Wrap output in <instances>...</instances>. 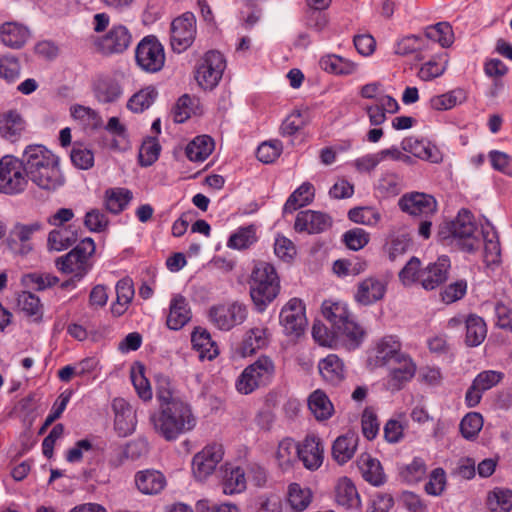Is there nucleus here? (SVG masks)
<instances>
[{
    "label": "nucleus",
    "instance_id": "obj_2",
    "mask_svg": "<svg viewBox=\"0 0 512 512\" xmlns=\"http://www.w3.org/2000/svg\"><path fill=\"white\" fill-rule=\"evenodd\" d=\"M27 179L38 187L54 191L64 184L58 157L42 145L28 146L23 154Z\"/></svg>",
    "mask_w": 512,
    "mask_h": 512
},
{
    "label": "nucleus",
    "instance_id": "obj_48",
    "mask_svg": "<svg viewBox=\"0 0 512 512\" xmlns=\"http://www.w3.org/2000/svg\"><path fill=\"white\" fill-rule=\"evenodd\" d=\"M425 37L428 40L439 43L442 47H449L454 41V33L448 22H440L427 27Z\"/></svg>",
    "mask_w": 512,
    "mask_h": 512
},
{
    "label": "nucleus",
    "instance_id": "obj_56",
    "mask_svg": "<svg viewBox=\"0 0 512 512\" xmlns=\"http://www.w3.org/2000/svg\"><path fill=\"white\" fill-rule=\"evenodd\" d=\"M309 122V116L306 111H295L291 113L282 123L281 131L283 135H293L303 129Z\"/></svg>",
    "mask_w": 512,
    "mask_h": 512
},
{
    "label": "nucleus",
    "instance_id": "obj_29",
    "mask_svg": "<svg viewBox=\"0 0 512 512\" xmlns=\"http://www.w3.org/2000/svg\"><path fill=\"white\" fill-rule=\"evenodd\" d=\"M359 437L355 432L349 431L339 436L333 443L332 455L339 463L348 462L355 454L358 446Z\"/></svg>",
    "mask_w": 512,
    "mask_h": 512
},
{
    "label": "nucleus",
    "instance_id": "obj_4",
    "mask_svg": "<svg viewBox=\"0 0 512 512\" xmlns=\"http://www.w3.org/2000/svg\"><path fill=\"white\" fill-rule=\"evenodd\" d=\"M279 290V277L274 266L265 261L255 263L250 277V295L259 310L272 302Z\"/></svg>",
    "mask_w": 512,
    "mask_h": 512
},
{
    "label": "nucleus",
    "instance_id": "obj_22",
    "mask_svg": "<svg viewBox=\"0 0 512 512\" xmlns=\"http://www.w3.org/2000/svg\"><path fill=\"white\" fill-rule=\"evenodd\" d=\"M93 92L99 102L112 103L122 95L119 81L111 75H99L93 83Z\"/></svg>",
    "mask_w": 512,
    "mask_h": 512
},
{
    "label": "nucleus",
    "instance_id": "obj_9",
    "mask_svg": "<svg viewBox=\"0 0 512 512\" xmlns=\"http://www.w3.org/2000/svg\"><path fill=\"white\" fill-rule=\"evenodd\" d=\"M197 33L196 17L192 12H185L176 17L170 26V44L176 53L187 50L194 42Z\"/></svg>",
    "mask_w": 512,
    "mask_h": 512
},
{
    "label": "nucleus",
    "instance_id": "obj_16",
    "mask_svg": "<svg viewBox=\"0 0 512 512\" xmlns=\"http://www.w3.org/2000/svg\"><path fill=\"white\" fill-rule=\"evenodd\" d=\"M297 458L303 466L311 471L319 469L324 459V448L319 437L314 434L307 435L296 446Z\"/></svg>",
    "mask_w": 512,
    "mask_h": 512
},
{
    "label": "nucleus",
    "instance_id": "obj_15",
    "mask_svg": "<svg viewBox=\"0 0 512 512\" xmlns=\"http://www.w3.org/2000/svg\"><path fill=\"white\" fill-rule=\"evenodd\" d=\"M132 35L129 29L122 25H113L103 36L98 37L95 46L104 55L123 53L130 46Z\"/></svg>",
    "mask_w": 512,
    "mask_h": 512
},
{
    "label": "nucleus",
    "instance_id": "obj_21",
    "mask_svg": "<svg viewBox=\"0 0 512 512\" xmlns=\"http://www.w3.org/2000/svg\"><path fill=\"white\" fill-rule=\"evenodd\" d=\"M112 408L115 413V429L119 435L131 434L136 426V414L132 406L124 398H115Z\"/></svg>",
    "mask_w": 512,
    "mask_h": 512
},
{
    "label": "nucleus",
    "instance_id": "obj_3",
    "mask_svg": "<svg viewBox=\"0 0 512 512\" xmlns=\"http://www.w3.org/2000/svg\"><path fill=\"white\" fill-rule=\"evenodd\" d=\"M437 236L442 243L456 246L465 252H474L480 245L474 216L466 209L460 210L453 221L442 223Z\"/></svg>",
    "mask_w": 512,
    "mask_h": 512
},
{
    "label": "nucleus",
    "instance_id": "obj_44",
    "mask_svg": "<svg viewBox=\"0 0 512 512\" xmlns=\"http://www.w3.org/2000/svg\"><path fill=\"white\" fill-rule=\"evenodd\" d=\"M287 501L294 512H303L312 501V492L298 483H291L288 487Z\"/></svg>",
    "mask_w": 512,
    "mask_h": 512
},
{
    "label": "nucleus",
    "instance_id": "obj_27",
    "mask_svg": "<svg viewBox=\"0 0 512 512\" xmlns=\"http://www.w3.org/2000/svg\"><path fill=\"white\" fill-rule=\"evenodd\" d=\"M137 489L146 495L159 494L166 486L165 476L156 470H143L135 475Z\"/></svg>",
    "mask_w": 512,
    "mask_h": 512
},
{
    "label": "nucleus",
    "instance_id": "obj_59",
    "mask_svg": "<svg viewBox=\"0 0 512 512\" xmlns=\"http://www.w3.org/2000/svg\"><path fill=\"white\" fill-rule=\"evenodd\" d=\"M156 94L153 88L142 89L129 99L127 107L134 112L143 111L152 104Z\"/></svg>",
    "mask_w": 512,
    "mask_h": 512
},
{
    "label": "nucleus",
    "instance_id": "obj_31",
    "mask_svg": "<svg viewBox=\"0 0 512 512\" xmlns=\"http://www.w3.org/2000/svg\"><path fill=\"white\" fill-rule=\"evenodd\" d=\"M334 333L337 339H340L348 349H355L359 346L365 336L363 328L352 321L350 316L334 329Z\"/></svg>",
    "mask_w": 512,
    "mask_h": 512
},
{
    "label": "nucleus",
    "instance_id": "obj_26",
    "mask_svg": "<svg viewBox=\"0 0 512 512\" xmlns=\"http://www.w3.org/2000/svg\"><path fill=\"white\" fill-rule=\"evenodd\" d=\"M386 285L375 277H368L358 284L355 300L362 305H370L383 298Z\"/></svg>",
    "mask_w": 512,
    "mask_h": 512
},
{
    "label": "nucleus",
    "instance_id": "obj_54",
    "mask_svg": "<svg viewBox=\"0 0 512 512\" xmlns=\"http://www.w3.org/2000/svg\"><path fill=\"white\" fill-rule=\"evenodd\" d=\"M348 217L351 221L367 226H374L380 220V214L372 207H358L349 211Z\"/></svg>",
    "mask_w": 512,
    "mask_h": 512
},
{
    "label": "nucleus",
    "instance_id": "obj_57",
    "mask_svg": "<svg viewBox=\"0 0 512 512\" xmlns=\"http://www.w3.org/2000/svg\"><path fill=\"white\" fill-rule=\"evenodd\" d=\"M483 426V418L477 412L468 413L460 423V431L464 438L472 439L478 435Z\"/></svg>",
    "mask_w": 512,
    "mask_h": 512
},
{
    "label": "nucleus",
    "instance_id": "obj_64",
    "mask_svg": "<svg viewBox=\"0 0 512 512\" xmlns=\"http://www.w3.org/2000/svg\"><path fill=\"white\" fill-rule=\"evenodd\" d=\"M343 241L349 249L357 251L368 244L369 234L361 228H354L343 235Z\"/></svg>",
    "mask_w": 512,
    "mask_h": 512
},
{
    "label": "nucleus",
    "instance_id": "obj_50",
    "mask_svg": "<svg viewBox=\"0 0 512 512\" xmlns=\"http://www.w3.org/2000/svg\"><path fill=\"white\" fill-rule=\"evenodd\" d=\"M322 313L323 316L331 323L333 329H336L349 316L345 305L331 301L323 302Z\"/></svg>",
    "mask_w": 512,
    "mask_h": 512
},
{
    "label": "nucleus",
    "instance_id": "obj_13",
    "mask_svg": "<svg viewBox=\"0 0 512 512\" xmlns=\"http://www.w3.org/2000/svg\"><path fill=\"white\" fill-rule=\"evenodd\" d=\"M388 366L386 387L393 392L403 389L414 378L417 371L415 361L407 353L398 355V358H395Z\"/></svg>",
    "mask_w": 512,
    "mask_h": 512
},
{
    "label": "nucleus",
    "instance_id": "obj_17",
    "mask_svg": "<svg viewBox=\"0 0 512 512\" xmlns=\"http://www.w3.org/2000/svg\"><path fill=\"white\" fill-rule=\"evenodd\" d=\"M399 206L402 211L413 216L430 217L437 211L435 198L420 192L403 195L399 199Z\"/></svg>",
    "mask_w": 512,
    "mask_h": 512
},
{
    "label": "nucleus",
    "instance_id": "obj_58",
    "mask_svg": "<svg viewBox=\"0 0 512 512\" xmlns=\"http://www.w3.org/2000/svg\"><path fill=\"white\" fill-rule=\"evenodd\" d=\"M447 478L446 473L442 468L434 469L430 475L429 480L425 484V492L432 496H440L446 489Z\"/></svg>",
    "mask_w": 512,
    "mask_h": 512
},
{
    "label": "nucleus",
    "instance_id": "obj_38",
    "mask_svg": "<svg viewBox=\"0 0 512 512\" xmlns=\"http://www.w3.org/2000/svg\"><path fill=\"white\" fill-rule=\"evenodd\" d=\"M318 368L322 377L330 383H338L344 378V364L335 354H330L322 359L319 362Z\"/></svg>",
    "mask_w": 512,
    "mask_h": 512
},
{
    "label": "nucleus",
    "instance_id": "obj_39",
    "mask_svg": "<svg viewBox=\"0 0 512 512\" xmlns=\"http://www.w3.org/2000/svg\"><path fill=\"white\" fill-rule=\"evenodd\" d=\"M214 149V141L207 135H201L194 138L186 147V156L189 160L203 162Z\"/></svg>",
    "mask_w": 512,
    "mask_h": 512
},
{
    "label": "nucleus",
    "instance_id": "obj_35",
    "mask_svg": "<svg viewBox=\"0 0 512 512\" xmlns=\"http://www.w3.org/2000/svg\"><path fill=\"white\" fill-rule=\"evenodd\" d=\"M357 465L363 478L372 485L379 486L384 483L385 475L380 462L372 458L369 454H361L357 460Z\"/></svg>",
    "mask_w": 512,
    "mask_h": 512
},
{
    "label": "nucleus",
    "instance_id": "obj_61",
    "mask_svg": "<svg viewBox=\"0 0 512 512\" xmlns=\"http://www.w3.org/2000/svg\"><path fill=\"white\" fill-rule=\"evenodd\" d=\"M282 152V144L278 140L263 142L257 149V158L266 164L273 163Z\"/></svg>",
    "mask_w": 512,
    "mask_h": 512
},
{
    "label": "nucleus",
    "instance_id": "obj_8",
    "mask_svg": "<svg viewBox=\"0 0 512 512\" xmlns=\"http://www.w3.org/2000/svg\"><path fill=\"white\" fill-rule=\"evenodd\" d=\"M135 61L146 73L159 72L166 61L163 45L153 35L144 37L135 49Z\"/></svg>",
    "mask_w": 512,
    "mask_h": 512
},
{
    "label": "nucleus",
    "instance_id": "obj_11",
    "mask_svg": "<svg viewBox=\"0 0 512 512\" xmlns=\"http://www.w3.org/2000/svg\"><path fill=\"white\" fill-rule=\"evenodd\" d=\"M226 63L218 51H208L196 69L195 79L203 89L214 88L222 78Z\"/></svg>",
    "mask_w": 512,
    "mask_h": 512
},
{
    "label": "nucleus",
    "instance_id": "obj_10",
    "mask_svg": "<svg viewBox=\"0 0 512 512\" xmlns=\"http://www.w3.org/2000/svg\"><path fill=\"white\" fill-rule=\"evenodd\" d=\"M248 311L244 304L239 302L214 305L209 309V320L218 329L229 331L233 327L242 324Z\"/></svg>",
    "mask_w": 512,
    "mask_h": 512
},
{
    "label": "nucleus",
    "instance_id": "obj_19",
    "mask_svg": "<svg viewBox=\"0 0 512 512\" xmlns=\"http://www.w3.org/2000/svg\"><path fill=\"white\" fill-rule=\"evenodd\" d=\"M331 224L332 220L328 215L313 210H305L297 214L294 227L298 232L313 234L325 231Z\"/></svg>",
    "mask_w": 512,
    "mask_h": 512
},
{
    "label": "nucleus",
    "instance_id": "obj_30",
    "mask_svg": "<svg viewBox=\"0 0 512 512\" xmlns=\"http://www.w3.org/2000/svg\"><path fill=\"white\" fill-rule=\"evenodd\" d=\"M319 65L324 71L338 76L353 75L358 70L356 62L336 54L323 56Z\"/></svg>",
    "mask_w": 512,
    "mask_h": 512
},
{
    "label": "nucleus",
    "instance_id": "obj_34",
    "mask_svg": "<svg viewBox=\"0 0 512 512\" xmlns=\"http://www.w3.org/2000/svg\"><path fill=\"white\" fill-rule=\"evenodd\" d=\"M25 128V122L15 110H8L0 114V133L10 140L15 141Z\"/></svg>",
    "mask_w": 512,
    "mask_h": 512
},
{
    "label": "nucleus",
    "instance_id": "obj_20",
    "mask_svg": "<svg viewBox=\"0 0 512 512\" xmlns=\"http://www.w3.org/2000/svg\"><path fill=\"white\" fill-rule=\"evenodd\" d=\"M374 357L370 358L374 366H388L398 355L403 354L402 345L396 336H385L376 343Z\"/></svg>",
    "mask_w": 512,
    "mask_h": 512
},
{
    "label": "nucleus",
    "instance_id": "obj_55",
    "mask_svg": "<svg viewBox=\"0 0 512 512\" xmlns=\"http://www.w3.org/2000/svg\"><path fill=\"white\" fill-rule=\"evenodd\" d=\"M401 149L420 159H432V149L429 146H427L423 141L414 137L405 138L401 142Z\"/></svg>",
    "mask_w": 512,
    "mask_h": 512
},
{
    "label": "nucleus",
    "instance_id": "obj_7",
    "mask_svg": "<svg viewBox=\"0 0 512 512\" xmlns=\"http://www.w3.org/2000/svg\"><path fill=\"white\" fill-rule=\"evenodd\" d=\"M28 185L22 159L5 155L0 159V193L15 195L22 193Z\"/></svg>",
    "mask_w": 512,
    "mask_h": 512
},
{
    "label": "nucleus",
    "instance_id": "obj_23",
    "mask_svg": "<svg viewBox=\"0 0 512 512\" xmlns=\"http://www.w3.org/2000/svg\"><path fill=\"white\" fill-rule=\"evenodd\" d=\"M334 499L339 506L345 509L360 507V496L353 481L348 477H341L334 486Z\"/></svg>",
    "mask_w": 512,
    "mask_h": 512
},
{
    "label": "nucleus",
    "instance_id": "obj_43",
    "mask_svg": "<svg viewBox=\"0 0 512 512\" xmlns=\"http://www.w3.org/2000/svg\"><path fill=\"white\" fill-rule=\"evenodd\" d=\"M467 93L462 88H456L441 95L433 96L430 99V106L437 111H444L454 108L456 105L465 102Z\"/></svg>",
    "mask_w": 512,
    "mask_h": 512
},
{
    "label": "nucleus",
    "instance_id": "obj_53",
    "mask_svg": "<svg viewBox=\"0 0 512 512\" xmlns=\"http://www.w3.org/2000/svg\"><path fill=\"white\" fill-rule=\"evenodd\" d=\"M410 245V238L406 234L391 235L385 245L384 252L388 255L391 261H394L398 256L404 254Z\"/></svg>",
    "mask_w": 512,
    "mask_h": 512
},
{
    "label": "nucleus",
    "instance_id": "obj_41",
    "mask_svg": "<svg viewBox=\"0 0 512 512\" xmlns=\"http://www.w3.org/2000/svg\"><path fill=\"white\" fill-rule=\"evenodd\" d=\"M466 324V337L465 343L469 347H476L480 345L487 336V326L485 321L477 316L470 315L465 320Z\"/></svg>",
    "mask_w": 512,
    "mask_h": 512
},
{
    "label": "nucleus",
    "instance_id": "obj_1",
    "mask_svg": "<svg viewBox=\"0 0 512 512\" xmlns=\"http://www.w3.org/2000/svg\"><path fill=\"white\" fill-rule=\"evenodd\" d=\"M156 434L166 441H174L196 426V417L191 406L182 399L159 405L149 418Z\"/></svg>",
    "mask_w": 512,
    "mask_h": 512
},
{
    "label": "nucleus",
    "instance_id": "obj_28",
    "mask_svg": "<svg viewBox=\"0 0 512 512\" xmlns=\"http://www.w3.org/2000/svg\"><path fill=\"white\" fill-rule=\"evenodd\" d=\"M222 488L224 494L241 493L246 489V471L240 466L225 465L222 471Z\"/></svg>",
    "mask_w": 512,
    "mask_h": 512
},
{
    "label": "nucleus",
    "instance_id": "obj_24",
    "mask_svg": "<svg viewBox=\"0 0 512 512\" xmlns=\"http://www.w3.org/2000/svg\"><path fill=\"white\" fill-rule=\"evenodd\" d=\"M191 317V308L186 298L182 295L174 296L170 302L169 313L166 320L168 328L179 330L191 320Z\"/></svg>",
    "mask_w": 512,
    "mask_h": 512
},
{
    "label": "nucleus",
    "instance_id": "obj_33",
    "mask_svg": "<svg viewBox=\"0 0 512 512\" xmlns=\"http://www.w3.org/2000/svg\"><path fill=\"white\" fill-rule=\"evenodd\" d=\"M308 408L318 421L328 420L334 413L332 402L327 394L320 389L313 391L309 395Z\"/></svg>",
    "mask_w": 512,
    "mask_h": 512
},
{
    "label": "nucleus",
    "instance_id": "obj_62",
    "mask_svg": "<svg viewBox=\"0 0 512 512\" xmlns=\"http://www.w3.org/2000/svg\"><path fill=\"white\" fill-rule=\"evenodd\" d=\"M160 145L154 138H148L143 142L139 151V161L142 166L152 165L159 156Z\"/></svg>",
    "mask_w": 512,
    "mask_h": 512
},
{
    "label": "nucleus",
    "instance_id": "obj_12",
    "mask_svg": "<svg viewBox=\"0 0 512 512\" xmlns=\"http://www.w3.org/2000/svg\"><path fill=\"white\" fill-rule=\"evenodd\" d=\"M279 321L287 335L301 336L307 326L304 302L299 298L290 299L282 307Z\"/></svg>",
    "mask_w": 512,
    "mask_h": 512
},
{
    "label": "nucleus",
    "instance_id": "obj_32",
    "mask_svg": "<svg viewBox=\"0 0 512 512\" xmlns=\"http://www.w3.org/2000/svg\"><path fill=\"white\" fill-rule=\"evenodd\" d=\"M78 234L71 225L55 228L49 232L47 247L50 251H63L76 243Z\"/></svg>",
    "mask_w": 512,
    "mask_h": 512
},
{
    "label": "nucleus",
    "instance_id": "obj_47",
    "mask_svg": "<svg viewBox=\"0 0 512 512\" xmlns=\"http://www.w3.org/2000/svg\"><path fill=\"white\" fill-rule=\"evenodd\" d=\"M17 305L33 321L38 322L41 320L43 314L42 304L35 294L27 291L21 292L17 298Z\"/></svg>",
    "mask_w": 512,
    "mask_h": 512
},
{
    "label": "nucleus",
    "instance_id": "obj_51",
    "mask_svg": "<svg viewBox=\"0 0 512 512\" xmlns=\"http://www.w3.org/2000/svg\"><path fill=\"white\" fill-rule=\"evenodd\" d=\"M297 444L292 438H284L278 444L276 459L282 468H289L297 459Z\"/></svg>",
    "mask_w": 512,
    "mask_h": 512
},
{
    "label": "nucleus",
    "instance_id": "obj_42",
    "mask_svg": "<svg viewBox=\"0 0 512 512\" xmlns=\"http://www.w3.org/2000/svg\"><path fill=\"white\" fill-rule=\"evenodd\" d=\"M484 241V262L488 267L497 266L501 262V247L498 235L493 229L482 231Z\"/></svg>",
    "mask_w": 512,
    "mask_h": 512
},
{
    "label": "nucleus",
    "instance_id": "obj_40",
    "mask_svg": "<svg viewBox=\"0 0 512 512\" xmlns=\"http://www.w3.org/2000/svg\"><path fill=\"white\" fill-rule=\"evenodd\" d=\"M315 196L314 186L304 182L287 199L284 205V213H293L297 209L310 204Z\"/></svg>",
    "mask_w": 512,
    "mask_h": 512
},
{
    "label": "nucleus",
    "instance_id": "obj_60",
    "mask_svg": "<svg viewBox=\"0 0 512 512\" xmlns=\"http://www.w3.org/2000/svg\"><path fill=\"white\" fill-rule=\"evenodd\" d=\"M70 158L72 163L79 169L87 170L94 165L93 152L79 144L74 145Z\"/></svg>",
    "mask_w": 512,
    "mask_h": 512
},
{
    "label": "nucleus",
    "instance_id": "obj_45",
    "mask_svg": "<svg viewBox=\"0 0 512 512\" xmlns=\"http://www.w3.org/2000/svg\"><path fill=\"white\" fill-rule=\"evenodd\" d=\"M487 508L490 512H509L512 509V491L495 488L487 495Z\"/></svg>",
    "mask_w": 512,
    "mask_h": 512
},
{
    "label": "nucleus",
    "instance_id": "obj_37",
    "mask_svg": "<svg viewBox=\"0 0 512 512\" xmlns=\"http://www.w3.org/2000/svg\"><path fill=\"white\" fill-rule=\"evenodd\" d=\"M191 342L202 359L212 360L218 355L217 346L205 329L196 328L191 335Z\"/></svg>",
    "mask_w": 512,
    "mask_h": 512
},
{
    "label": "nucleus",
    "instance_id": "obj_6",
    "mask_svg": "<svg viewBox=\"0 0 512 512\" xmlns=\"http://www.w3.org/2000/svg\"><path fill=\"white\" fill-rule=\"evenodd\" d=\"M275 374L276 365L272 358L262 355L242 371L236 381V389L241 394H250L260 387L269 385Z\"/></svg>",
    "mask_w": 512,
    "mask_h": 512
},
{
    "label": "nucleus",
    "instance_id": "obj_36",
    "mask_svg": "<svg viewBox=\"0 0 512 512\" xmlns=\"http://www.w3.org/2000/svg\"><path fill=\"white\" fill-rule=\"evenodd\" d=\"M29 31L15 22H6L0 26V39L8 47L20 48L28 39Z\"/></svg>",
    "mask_w": 512,
    "mask_h": 512
},
{
    "label": "nucleus",
    "instance_id": "obj_25",
    "mask_svg": "<svg viewBox=\"0 0 512 512\" xmlns=\"http://www.w3.org/2000/svg\"><path fill=\"white\" fill-rule=\"evenodd\" d=\"M271 333L266 326L253 327L246 331L240 345L242 356H251L257 350L268 346Z\"/></svg>",
    "mask_w": 512,
    "mask_h": 512
},
{
    "label": "nucleus",
    "instance_id": "obj_18",
    "mask_svg": "<svg viewBox=\"0 0 512 512\" xmlns=\"http://www.w3.org/2000/svg\"><path fill=\"white\" fill-rule=\"evenodd\" d=\"M450 260L446 256L439 257L436 262L429 263L419 274V284L425 290H433L447 279Z\"/></svg>",
    "mask_w": 512,
    "mask_h": 512
},
{
    "label": "nucleus",
    "instance_id": "obj_49",
    "mask_svg": "<svg viewBox=\"0 0 512 512\" xmlns=\"http://www.w3.org/2000/svg\"><path fill=\"white\" fill-rule=\"evenodd\" d=\"M447 64L448 55L442 54L424 63L418 72V76L421 80L430 81L441 76L446 70Z\"/></svg>",
    "mask_w": 512,
    "mask_h": 512
},
{
    "label": "nucleus",
    "instance_id": "obj_46",
    "mask_svg": "<svg viewBox=\"0 0 512 512\" xmlns=\"http://www.w3.org/2000/svg\"><path fill=\"white\" fill-rule=\"evenodd\" d=\"M132 199V193L125 188H111L105 192V206L108 211L118 214Z\"/></svg>",
    "mask_w": 512,
    "mask_h": 512
},
{
    "label": "nucleus",
    "instance_id": "obj_14",
    "mask_svg": "<svg viewBox=\"0 0 512 512\" xmlns=\"http://www.w3.org/2000/svg\"><path fill=\"white\" fill-rule=\"evenodd\" d=\"M224 455L223 446L219 443L206 445L201 451L196 453L192 459V472L194 477L199 480H205L216 469Z\"/></svg>",
    "mask_w": 512,
    "mask_h": 512
},
{
    "label": "nucleus",
    "instance_id": "obj_52",
    "mask_svg": "<svg viewBox=\"0 0 512 512\" xmlns=\"http://www.w3.org/2000/svg\"><path fill=\"white\" fill-rule=\"evenodd\" d=\"M257 241L256 230L253 226L240 228L228 240V247L246 249Z\"/></svg>",
    "mask_w": 512,
    "mask_h": 512
},
{
    "label": "nucleus",
    "instance_id": "obj_5",
    "mask_svg": "<svg viewBox=\"0 0 512 512\" xmlns=\"http://www.w3.org/2000/svg\"><path fill=\"white\" fill-rule=\"evenodd\" d=\"M96 246L92 238L80 241L66 255L58 257L55 265L59 271L72 275L78 280L82 279L93 267V255Z\"/></svg>",
    "mask_w": 512,
    "mask_h": 512
},
{
    "label": "nucleus",
    "instance_id": "obj_63",
    "mask_svg": "<svg viewBox=\"0 0 512 512\" xmlns=\"http://www.w3.org/2000/svg\"><path fill=\"white\" fill-rule=\"evenodd\" d=\"M362 433L368 439L372 440L379 431V421L374 410L370 407L365 408L361 419Z\"/></svg>",
    "mask_w": 512,
    "mask_h": 512
}]
</instances>
